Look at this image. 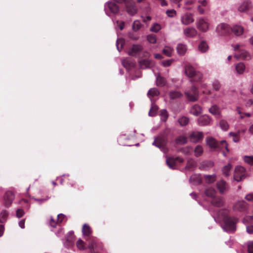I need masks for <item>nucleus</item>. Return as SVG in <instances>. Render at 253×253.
Masks as SVG:
<instances>
[{"label": "nucleus", "instance_id": "29", "mask_svg": "<svg viewBox=\"0 0 253 253\" xmlns=\"http://www.w3.org/2000/svg\"><path fill=\"white\" fill-rule=\"evenodd\" d=\"M160 94L158 90L156 88H151L147 93V95L152 101V98Z\"/></svg>", "mask_w": 253, "mask_h": 253}, {"label": "nucleus", "instance_id": "26", "mask_svg": "<svg viewBox=\"0 0 253 253\" xmlns=\"http://www.w3.org/2000/svg\"><path fill=\"white\" fill-rule=\"evenodd\" d=\"M231 31L234 34L239 36L242 35L243 33L244 28L241 26L236 25L232 27Z\"/></svg>", "mask_w": 253, "mask_h": 253}, {"label": "nucleus", "instance_id": "24", "mask_svg": "<svg viewBox=\"0 0 253 253\" xmlns=\"http://www.w3.org/2000/svg\"><path fill=\"white\" fill-rule=\"evenodd\" d=\"M224 202L223 198L221 197H217L213 199L211 201V203L213 206L219 208L224 205Z\"/></svg>", "mask_w": 253, "mask_h": 253}, {"label": "nucleus", "instance_id": "21", "mask_svg": "<svg viewBox=\"0 0 253 253\" xmlns=\"http://www.w3.org/2000/svg\"><path fill=\"white\" fill-rule=\"evenodd\" d=\"M83 235L86 238H90L91 237V235L92 233V230L90 227L87 224H84L82 228ZM86 240H88V238L86 239Z\"/></svg>", "mask_w": 253, "mask_h": 253}, {"label": "nucleus", "instance_id": "50", "mask_svg": "<svg viewBox=\"0 0 253 253\" xmlns=\"http://www.w3.org/2000/svg\"><path fill=\"white\" fill-rule=\"evenodd\" d=\"M219 125L221 128L223 130H227L229 127L227 122L224 120H221L220 121Z\"/></svg>", "mask_w": 253, "mask_h": 253}, {"label": "nucleus", "instance_id": "23", "mask_svg": "<svg viewBox=\"0 0 253 253\" xmlns=\"http://www.w3.org/2000/svg\"><path fill=\"white\" fill-rule=\"evenodd\" d=\"M126 10L128 14L132 16L137 12V9L134 4L130 3L126 4Z\"/></svg>", "mask_w": 253, "mask_h": 253}, {"label": "nucleus", "instance_id": "22", "mask_svg": "<svg viewBox=\"0 0 253 253\" xmlns=\"http://www.w3.org/2000/svg\"><path fill=\"white\" fill-rule=\"evenodd\" d=\"M139 65L141 69H145L148 68H150L153 66V62L148 59H140L139 61Z\"/></svg>", "mask_w": 253, "mask_h": 253}, {"label": "nucleus", "instance_id": "10", "mask_svg": "<svg viewBox=\"0 0 253 253\" xmlns=\"http://www.w3.org/2000/svg\"><path fill=\"white\" fill-rule=\"evenodd\" d=\"M252 3L249 0H245L238 6V10L240 12L246 13L252 8Z\"/></svg>", "mask_w": 253, "mask_h": 253}, {"label": "nucleus", "instance_id": "27", "mask_svg": "<svg viewBox=\"0 0 253 253\" xmlns=\"http://www.w3.org/2000/svg\"><path fill=\"white\" fill-rule=\"evenodd\" d=\"M189 182L194 185L200 184L201 183L200 175L196 174L192 175L189 179Z\"/></svg>", "mask_w": 253, "mask_h": 253}, {"label": "nucleus", "instance_id": "52", "mask_svg": "<svg viewBox=\"0 0 253 253\" xmlns=\"http://www.w3.org/2000/svg\"><path fill=\"white\" fill-rule=\"evenodd\" d=\"M147 40L151 43H155L157 42V39L155 35L150 34L147 36Z\"/></svg>", "mask_w": 253, "mask_h": 253}, {"label": "nucleus", "instance_id": "30", "mask_svg": "<svg viewBox=\"0 0 253 253\" xmlns=\"http://www.w3.org/2000/svg\"><path fill=\"white\" fill-rule=\"evenodd\" d=\"M177 50L179 54L184 55L187 50L186 45L182 43L178 44L177 46Z\"/></svg>", "mask_w": 253, "mask_h": 253}, {"label": "nucleus", "instance_id": "9", "mask_svg": "<svg viewBox=\"0 0 253 253\" xmlns=\"http://www.w3.org/2000/svg\"><path fill=\"white\" fill-rule=\"evenodd\" d=\"M230 28L229 25L226 23H220L216 28V32L219 36H223L229 33Z\"/></svg>", "mask_w": 253, "mask_h": 253}, {"label": "nucleus", "instance_id": "33", "mask_svg": "<svg viewBox=\"0 0 253 253\" xmlns=\"http://www.w3.org/2000/svg\"><path fill=\"white\" fill-rule=\"evenodd\" d=\"M187 141V138L184 135L179 136L175 139V143L178 145H183L186 143Z\"/></svg>", "mask_w": 253, "mask_h": 253}, {"label": "nucleus", "instance_id": "56", "mask_svg": "<svg viewBox=\"0 0 253 253\" xmlns=\"http://www.w3.org/2000/svg\"><path fill=\"white\" fill-rule=\"evenodd\" d=\"M166 13L168 16L169 17H173L176 15V11L174 9L171 10H168L166 11Z\"/></svg>", "mask_w": 253, "mask_h": 253}, {"label": "nucleus", "instance_id": "37", "mask_svg": "<svg viewBox=\"0 0 253 253\" xmlns=\"http://www.w3.org/2000/svg\"><path fill=\"white\" fill-rule=\"evenodd\" d=\"M231 168L232 166L230 164H228L226 166H224L222 170L223 174L226 176H229L230 174V171L231 169Z\"/></svg>", "mask_w": 253, "mask_h": 253}, {"label": "nucleus", "instance_id": "44", "mask_svg": "<svg viewBox=\"0 0 253 253\" xmlns=\"http://www.w3.org/2000/svg\"><path fill=\"white\" fill-rule=\"evenodd\" d=\"M178 122L181 126H185L189 123V119L186 117H182L178 120Z\"/></svg>", "mask_w": 253, "mask_h": 253}, {"label": "nucleus", "instance_id": "15", "mask_svg": "<svg viewBox=\"0 0 253 253\" xmlns=\"http://www.w3.org/2000/svg\"><path fill=\"white\" fill-rule=\"evenodd\" d=\"M189 138L191 141L196 143L203 138V134L201 131H193L190 136Z\"/></svg>", "mask_w": 253, "mask_h": 253}, {"label": "nucleus", "instance_id": "47", "mask_svg": "<svg viewBox=\"0 0 253 253\" xmlns=\"http://www.w3.org/2000/svg\"><path fill=\"white\" fill-rule=\"evenodd\" d=\"M122 64L126 68H129L134 66V64L127 59L124 60L122 61Z\"/></svg>", "mask_w": 253, "mask_h": 253}, {"label": "nucleus", "instance_id": "31", "mask_svg": "<svg viewBox=\"0 0 253 253\" xmlns=\"http://www.w3.org/2000/svg\"><path fill=\"white\" fill-rule=\"evenodd\" d=\"M245 64L242 62L237 64L235 66L236 72L238 74H243L245 71Z\"/></svg>", "mask_w": 253, "mask_h": 253}, {"label": "nucleus", "instance_id": "63", "mask_svg": "<svg viewBox=\"0 0 253 253\" xmlns=\"http://www.w3.org/2000/svg\"><path fill=\"white\" fill-rule=\"evenodd\" d=\"M65 218V215L63 214H59L57 216V222L59 223H61L64 218Z\"/></svg>", "mask_w": 253, "mask_h": 253}, {"label": "nucleus", "instance_id": "36", "mask_svg": "<svg viewBox=\"0 0 253 253\" xmlns=\"http://www.w3.org/2000/svg\"><path fill=\"white\" fill-rule=\"evenodd\" d=\"M169 97L171 99L178 98L182 96V94L178 91H172L169 93Z\"/></svg>", "mask_w": 253, "mask_h": 253}, {"label": "nucleus", "instance_id": "28", "mask_svg": "<svg viewBox=\"0 0 253 253\" xmlns=\"http://www.w3.org/2000/svg\"><path fill=\"white\" fill-rule=\"evenodd\" d=\"M89 239L90 240L89 241V243L88 248L90 250L91 253H94V250L96 248V240L93 237H90Z\"/></svg>", "mask_w": 253, "mask_h": 253}, {"label": "nucleus", "instance_id": "53", "mask_svg": "<svg viewBox=\"0 0 253 253\" xmlns=\"http://www.w3.org/2000/svg\"><path fill=\"white\" fill-rule=\"evenodd\" d=\"M196 166V163L195 162L192 160V159H189L187 161V163L186 166V169H190L191 168H193Z\"/></svg>", "mask_w": 253, "mask_h": 253}, {"label": "nucleus", "instance_id": "46", "mask_svg": "<svg viewBox=\"0 0 253 253\" xmlns=\"http://www.w3.org/2000/svg\"><path fill=\"white\" fill-rule=\"evenodd\" d=\"M161 29V26L157 23H154L151 28H150V31L153 32L157 33Z\"/></svg>", "mask_w": 253, "mask_h": 253}, {"label": "nucleus", "instance_id": "8", "mask_svg": "<svg viewBox=\"0 0 253 253\" xmlns=\"http://www.w3.org/2000/svg\"><path fill=\"white\" fill-rule=\"evenodd\" d=\"M245 169L240 166H238L235 168L234 179L237 182L241 181L245 177Z\"/></svg>", "mask_w": 253, "mask_h": 253}, {"label": "nucleus", "instance_id": "57", "mask_svg": "<svg viewBox=\"0 0 253 253\" xmlns=\"http://www.w3.org/2000/svg\"><path fill=\"white\" fill-rule=\"evenodd\" d=\"M195 2V0H186L185 1V4L186 7L185 8L187 10H190L191 9V7L188 6L187 5H192Z\"/></svg>", "mask_w": 253, "mask_h": 253}, {"label": "nucleus", "instance_id": "7", "mask_svg": "<svg viewBox=\"0 0 253 253\" xmlns=\"http://www.w3.org/2000/svg\"><path fill=\"white\" fill-rule=\"evenodd\" d=\"M185 94L190 101L194 102L198 100L199 92L198 89L194 86L185 92Z\"/></svg>", "mask_w": 253, "mask_h": 253}, {"label": "nucleus", "instance_id": "61", "mask_svg": "<svg viewBox=\"0 0 253 253\" xmlns=\"http://www.w3.org/2000/svg\"><path fill=\"white\" fill-rule=\"evenodd\" d=\"M24 214V211L23 210L21 209H18L16 211V216L18 218H20L22 217Z\"/></svg>", "mask_w": 253, "mask_h": 253}, {"label": "nucleus", "instance_id": "18", "mask_svg": "<svg viewBox=\"0 0 253 253\" xmlns=\"http://www.w3.org/2000/svg\"><path fill=\"white\" fill-rule=\"evenodd\" d=\"M183 34L188 38H193L197 34V31L195 28L187 27L184 29Z\"/></svg>", "mask_w": 253, "mask_h": 253}, {"label": "nucleus", "instance_id": "42", "mask_svg": "<svg viewBox=\"0 0 253 253\" xmlns=\"http://www.w3.org/2000/svg\"><path fill=\"white\" fill-rule=\"evenodd\" d=\"M8 215V213L6 211H2L0 213V222L3 223L4 222H5L7 218Z\"/></svg>", "mask_w": 253, "mask_h": 253}, {"label": "nucleus", "instance_id": "39", "mask_svg": "<svg viewBox=\"0 0 253 253\" xmlns=\"http://www.w3.org/2000/svg\"><path fill=\"white\" fill-rule=\"evenodd\" d=\"M142 25L138 20H135L132 26V29L133 31L136 32L138 31L141 27Z\"/></svg>", "mask_w": 253, "mask_h": 253}, {"label": "nucleus", "instance_id": "60", "mask_svg": "<svg viewBox=\"0 0 253 253\" xmlns=\"http://www.w3.org/2000/svg\"><path fill=\"white\" fill-rule=\"evenodd\" d=\"M172 60L170 59V60H165V61H163L162 62V65L165 66V67H168V66H169L171 65V64L172 63Z\"/></svg>", "mask_w": 253, "mask_h": 253}, {"label": "nucleus", "instance_id": "35", "mask_svg": "<svg viewBox=\"0 0 253 253\" xmlns=\"http://www.w3.org/2000/svg\"><path fill=\"white\" fill-rule=\"evenodd\" d=\"M204 178L205 181L208 183H212L216 179V175L215 174L212 175H204Z\"/></svg>", "mask_w": 253, "mask_h": 253}, {"label": "nucleus", "instance_id": "41", "mask_svg": "<svg viewBox=\"0 0 253 253\" xmlns=\"http://www.w3.org/2000/svg\"><path fill=\"white\" fill-rule=\"evenodd\" d=\"M216 191L215 190L212 188H207L205 190V194L206 196L210 197H213L215 195Z\"/></svg>", "mask_w": 253, "mask_h": 253}, {"label": "nucleus", "instance_id": "43", "mask_svg": "<svg viewBox=\"0 0 253 253\" xmlns=\"http://www.w3.org/2000/svg\"><path fill=\"white\" fill-rule=\"evenodd\" d=\"M166 83V81L165 78H162V77L158 76L157 77L156 79V84L158 86H163Z\"/></svg>", "mask_w": 253, "mask_h": 253}, {"label": "nucleus", "instance_id": "58", "mask_svg": "<svg viewBox=\"0 0 253 253\" xmlns=\"http://www.w3.org/2000/svg\"><path fill=\"white\" fill-rule=\"evenodd\" d=\"M213 87L215 90H218L220 88V84L218 81H214L212 84Z\"/></svg>", "mask_w": 253, "mask_h": 253}, {"label": "nucleus", "instance_id": "54", "mask_svg": "<svg viewBox=\"0 0 253 253\" xmlns=\"http://www.w3.org/2000/svg\"><path fill=\"white\" fill-rule=\"evenodd\" d=\"M161 120L166 121L168 117V113L166 110L163 109L161 111Z\"/></svg>", "mask_w": 253, "mask_h": 253}, {"label": "nucleus", "instance_id": "40", "mask_svg": "<svg viewBox=\"0 0 253 253\" xmlns=\"http://www.w3.org/2000/svg\"><path fill=\"white\" fill-rule=\"evenodd\" d=\"M173 50L169 46H165L163 50V53L168 57L172 55Z\"/></svg>", "mask_w": 253, "mask_h": 253}, {"label": "nucleus", "instance_id": "12", "mask_svg": "<svg viewBox=\"0 0 253 253\" xmlns=\"http://www.w3.org/2000/svg\"><path fill=\"white\" fill-rule=\"evenodd\" d=\"M211 122V119L207 115L201 116L197 119V124L200 126L210 125Z\"/></svg>", "mask_w": 253, "mask_h": 253}, {"label": "nucleus", "instance_id": "5", "mask_svg": "<svg viewBox=\"0 0 253 253\" xmlns=\"http://www.w3.org/2000/svg\"><path fill=\"white\" fill-rule=\"evenodd\" d=\"M238 220L234 217H228L225 220L223 229L229 232H234L236 230V224Z\"/></svg>", "mask_w": 253, "mask_h": 253}, {"label": "nucleus", "instance_id": "20", "mask_svg": "<svg viewBox=\"0 0 253 253\" xmlns=\"http://www.w3.org/2000/svg\"><path fill=\"white\" fill-rule=\"evenodd\" d=\"M166 144L167 142L165 139L161 137L156 138L154 141L153 142V145L160 149H163Z\"/></svg>", "mask_w": 253, "mask_h": 253}, {"label": "nucleus", "instance_id": "62", "mask_svg": "<svg viewBox=\"0 0 253 253\" xmlns=\"http://www.w3.org/2000/svg\"><path fill=\"white\" fill-rule=\"evenodd\" d=\"M248 221H253V216H247L243 219V222L246 224Z\"/></svg>", "mask_w": 253, "mask_h": 253}, {"label": "nucleus", "instance_id": "16", "mask_svg": "<svg viewBox=\"0 0 253 253\" xmlns=\"http://www.w3.org/2000/svg\"><path fill=\"white\" fill-rule=\"evenodd\" d=\"M3 199L4 205L6 206H9L14 199V194L11 191H7L4 194Z\"/></svg>", "mask_w": 253, "mask_h": 253}, {"label": "nucleus", "instance_id": "55", "mask_svg": "<svg viewBox=\"0 0 253 253\" xmlns=\"http://www.w3.org/2000/svg\"><path fill=\"white\" fill-rule=\"evenodd\" d=\"M245 199L249 202L253 203V193L247 194L245 197Z\"/></svg>", "mask_w": 253, "mask_h": 253}, {"label": "nucleus", "instance_id": "49", "mask_svg": "<svg viewBox=\"0 0 253 253\" xmlns=\"http://www.w3.org/2000/svg\"><path fill=\"white\" fill-rule=\"evenodd\" d=\"M203 150L202 146H201L200 145H198L195 147V150H194V152H195V156L196 157H199V156H201L202 155V154L203 153Z\"/></svg>", "mask_w": 253, "mask_h": 253}, {"label": "nucleus", "instance_id": "59", "mask_svg": "<svg viewBox=\"0 0 253 253\" xmlns=\"http://www.w3.org/2000/svg\"><path fill=\"white\" fill-rule=\"evenodd\" d=\"M248 250L249 253H253V242L248 243Z\"/></svg>", "mask_w": 253, "mask_h": 253}, {"label": "nucleus", "instance_id": "34", "mask_svg": "<svg viewBox=\"0 0 253 253\" xmlns=\"http://www.w3.org/2000/svg\"><path fill=\"white\" fill-rule=\"evenodd\" d=\"M158 110V107L154 103H152L151 108L149 112V116L153 117L156 115L157 112Z\"/></svg>", "mask_w": 253, "mask_h": 253}, {"label": "nucleus", "instance_id": "1", "mask_svg": "<svg viewBox=\"0 0 253 253\" xmlns=\"http://www.w3.org/2000/svg\"><path fill=\"white\" fill-rule=\"evenodd\" d=\"M206 143L213 150L225 148L227 152H229L227 143L225 140H222L218 142L213 137H209L206 138Z\"/></svg>", "mask_w": 253, "mask_h": 253}, {"label": "nucleus", "instance_id": "64", "mask_svg": "<svg viewBox=\"0 0 253 253\" xmlns=\"http://www.w3.org/2000/svg\"><path fill=\"white\" fill-rule=\"evenodd\" d=\"M247 232L249 234H252L253 233V226H247L246 227Z\"/></svg>", "mask_w": 253, "mask_h": 253}, {"label": "nucleus", "instance_id": "2", "mask_svg": "<svg viewBox=\"0 0 253 253\" xmlns=\"http://www.w3.org/2000/svg\"><path fill=\"white\" fill-rule=\"evenodd\" d=\"M232 46L233 50L235 51L234 56L237 59L246 60L251 59L250 53L248 51L241 48L240 44L232 45Z\"/></svg>", "mask_w": 253, "mask_h": 253}, {"label": "nucleus", "instance_id": "48", "mask_svg": "<svg viewBox=\"0 0 253 253\" xmlns=\"http://www.w3.org/2000/svg\"><path fill=\"white\" fill-rule=\"evenodd\" d=\"M243 159L246 163L253 165V156H244Z\"/></svg>", "mask_w": 253, "mask_h": 253}, {"label": "nucleus", "instance_id": "3", "mask_svg": "<svg viewBox=\"0 0 253 253\" xmlns=\"http://www.w3.org/2000/svg\"><path fill=\"white\" fill-rule=\"evenodd\" d=\"M185 74L189 78H193V81L198 82L202 79V75L199 73H196L194 68L190 65L185 67Z\"/></svg>", "mask_w": 253, "mask_h": 253}, {"label": "nucleus", "instance_id": "19", "mask_svg": "<svg viewBox=\"0 0 253 253\" xmlns=\"http://www.w3.org/2000/svg\"><path fill=\"white\" fill-rule=\"evenodd\" d=\"M233 210L235 211H243L247 209V204L244 201H238L233 206Z\"/></svg>", "mask_w": 253, "mask_h": 253}, {"label": "nucleus", "instance_id": "4", "mask_svg": "<svg viewBox=\"0 0 253 253\" xmlns=\"http://www.w3.org/2000/svg\"><path fill=\"white\" fill-rule=\"evenodd\" d=\"M197 28L202 32H206L209 29L210 23L206 17L199 18L196 23Z\"/></svg>", "mask_w": 253, "mask_h": 253}, {"label": "nucleus", "instance_id": "38", "mask_svg": "<svg viewBox=\"0 0 253 253\" xmlns=\"http://www.w3.org/2000/svg\"><path fill=\"white\" fill-rule=\"evenodd\" d=\"M209 111L211 114L214 115H218L220 114L219 109L216 105H213L209 109Z\"/></svg>", "mask_w": 253, "mask_h": 253}, {"label": "nucleus", "instance_id": "6", "mask_svg": "<svg viewBox=\"0 0 253 253\" xmlns=\"http://www.w3.org/2000/svg\"><path fill=\"white\" fill-rule=\"evenodd\" d=\"M104 7L105 13L108 16H111L112 14L117 13L119 10L118 5L114 1L108 2Z\"/></svg>", "mask_w": 253, "mask_h": 253}, {"label": "nucleus", "instance_id": "17", "mask_svg": "<svg viewBox=\"0 0 253 253\" xmlns=\"http://www.w3.org/2000/svg\"><path fill=\"white\" fill-rule=\"evenodd\" d=\"M216 187L219 192L221 194L224 193L228 189V185L223 180H220L217 182Z\"/></svg>", "mask_w": 253, "mask_h": 253}, {"label": "nucleus", "instance_id": "13", "mask_svg": "<svg viewBox=\"0 0 253 253\" xmlns=\"http://www.w3.org/2000/svg\"><path fill=\"white\" fill-rule=\"evenodd\" d=\"M143 50V46L141 44H133L128 51L129 55L136 56Z\"/></svg>", "mask_w": 253, "mask_h": 253}, {"label": "nucleus", "instance_id": "45", "mask_svg": "<svg viewBox=\"0 0 253 253\" xmlns=\"http://www.w3.org/2000/svg\"><path fill=\"white\" fill-rule=\"evenodd\" d=\"M125 43V41L123 39H119L116 42L117 49L120 51L123 48V46Z\"/></svg>", "mask_w": 253, "mask_h": 253}, {"label": "nucleus", "instance_id": "51", "mask_svg": "<svg viewBox=\"0 0 253 253\" xmlns=\"http://www.w3.org/2000/svg\"><path fill=\"white\" fill-rule=\"evenodd\" d=\"M77 248L80 250L85 249L84 242L81 239H79L76 243Z\"/></svg>", "mask_w": 253, "mask_h": 253}, {"label": "nucleus", "instance_id": "25", "mask_svg": "<svg viewBox=\"0 0 253 253\" xmlns=\"http://www.w3.org/2000/svg\"><path fill=\"white\" fill-rule=\"evenodd\" d=\"M190 112L193 115L197 116L202 113V109L199 105L195 104L191 107Z\"/></svg>", "mask_w": 253, "mask_h": 253}, {"label": "nucleus", "instance_id": "11", "mask_svg": "<svg viewBox=\"0 0 253 253\" xmlns=\"http://www.w3.org/2000/svg\"><path fill=\"white\" fill-rule=\"evenodd\" d=\"M183 162V159L180 157H170L167 159L166 163L169 166V167L172 169H175V166L176 164L179 163H181Z\"/></svg>", "mask_w": 253, "mask_h": 253}, {"label": "nucleus", "instance_id": "32", "mask_svg": "<svg viewBox=\"0 0 253 253\" xmlns=\"http://www.w3.org/2000/svg\"><path fill=\"white\" fill-rule=\"evenodd\" d=\"M198 49L202 52H206L209 49V46L206 42L202 41L199 44Z\"/></svg>", "mask_w": 253, "mask_h": 253}, {"label": "nucleus", "instance_id": "14", "mask_svg": "<svg viewBox=\"0 0 253 253\" xmlns=\"http://www.w3.org/2000/svg\"><path fill=\"white\" fill-rule=\"evenodd\" d=\"M194 20L192 13H186L181 17L182 24L185 25H188L194 22Z\"/></svg>", "mask_w": 253, "mask_h": 253}]
</instances>
